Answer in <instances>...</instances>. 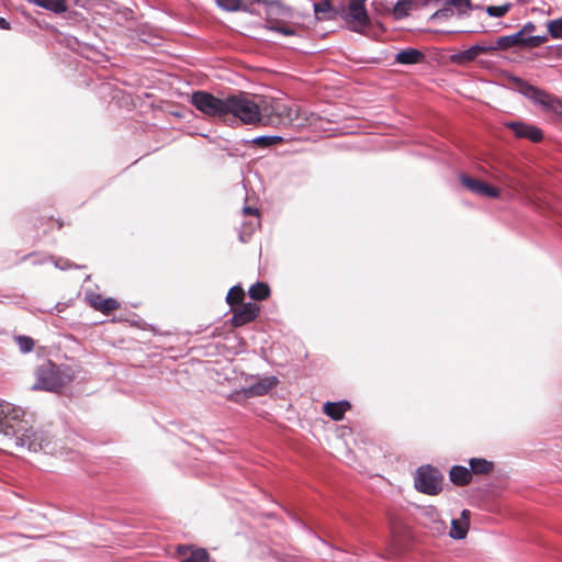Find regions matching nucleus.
<instances>
[{"label":"nucleus","mask_w":562,"mask_h":562,"mask_svg":"<svg viewBox=\"0 0 562 562\" xmlns=\"http://www.w3.org/2000/svg\"><path fill=\"white\" fill-rule=\"evenodd\" d=\"M35 376L36 382L33 389L47 392H58L72 379L68 368L56 366L52 361L40 366L35 371Z\"/></svg>","instance_id":"nucleus-2"},{"label":"nucleus","mask_w":562,"mask_h":562,"mask_svg":"<svg viewBox=\"0 0 562 562\" xmlns=\"http://www.w3.org/2000/svg\"><path fill=\"white\" fill-rule=\"evenodd\" d=\"M245 296V291L239 285H234L227 293L226 301L229 305L239 303Z\"/></svg>","instance_id":"nucleus-28"},{"label":"nucleus","mask_w":562,"mask_h":562,"mask_svg":"<svg viewBox=\"0 0 562 562\" xmlns=\"http://www.w3.org/2000/svg\"><path fill=\"white\" fill-rule=\"evenodd\" d=\"M261 2L266 3V21L267 27L271 26V24L284 22L286 19L291 16V11L288 7L281 4L279 1H267L262 0Z\"/></svg>","instance_id":"nucleus-10"},{"label":"nucleus","mask_w":562,"mask_h":562,"mask_svg":"<svg viewBox=\"0 0 562 562\" xmlns=\"http://www.w3.org/2000/svg\"><path fill=\"white\" fill-rule=\"evenodd\" d=\"M447 5L454 8L459 15H464L472 10L471 0H447Z\"/></svg>","instance_id":"nucleus-26"},{"label":"nucleus","mask_w":562,"mask_h":562,"mask_svg":"<svg viewBox=\"0 0 562 562\" xmlns=\"http://www.w3.org/2000/svg\"><path fill=\"white\" fill-rule=\"evenodd\" d=\"M349 408L350 403L348 401L326 402L323 412L333 420H341Z\"/></svg>","instance_id":"nucleus-17"},{"label":"nucleus","mask_w":562,"mask_h":562,"mask_svg":"<svg viewBox=\"0 0 562 562\" xmlns=\"http://www.w3.org/2000/svg\"><path fill=\"white\" fill-rule=\"evenodd\" d=\"M367 0H340L335 13L340 15L353 32H362L370 24L366 8Z\"/></svg>","instance_id":"nucleus-5"},{"label":"nucleus","mask_w":562,"mask_h":562,"mask_svg":"<svg viewBox=\"0 0 562 562\" xmlns=\"http://www.w3.org/2000/svg\"><path fill=\"white\" fill-rule=\"evenodd\" d=\"M548 35H532V36H527L526 38V47L527 48H536L540 45H542L543 43H546L548 41Z\"/></svg>","instance_id":"nucleus-33"},{"label":"nucleus","mask_w":562,"mask_h":562,"mask_svg":"<svg viewBox=\"0 0 562 562\" xmlns=\"http://www.w3.org/2000/svg\"><path fill=\"white\" fill-rule=\"evenodd\" d=\"M268 29L285 36L294 35L295 33L294 29L285 25L284 22L271 24Z\"/></svg>","instance_id":"nucleus-34"},{"label":"nucleus","mask_w":562,"mask_h":562,"mask_svg":"<svg viewBox=\"0 0 562 562\" xmlns=\"http://www.w3.org/2000/svg\"><path fill=\"white\" fill-rule=\"evenodd\" d=\"M248 293L252 300L261 301L269 296L270 289L267 283L257 282L249 288Z\"/></svg>","instance_id":"nucleus-23"},{"label":"nucleus","mask_w":562,"mask_h":562,"mask_svg":"<svg viewBox=\"0 0 562 562\" xmlns=\"http://www.w3.org/2000/svg\"><path fill=\"white\" fill-rule=\"evenodd\" d=\"M506 126L519 138H528L532 142H539L542 138L541 130L535 125L524 122H508Z\"/></svg>","instance_id":"nucleus-12"},{"label":"nucleus","mask_w":562,"mask_h":562,"mask_svg":"<svg viewBox=\"0 0 562 562\" xmlns=\"http://www.w3.org/2000/svg\"><path fill=\"white\" fill-rule=\"evenodd\" d=\"M547 26L552 38L562 40V19L551 20Z\"/></svg>","instance_id":"nucleus-29"},{"label":"nucleus","mask_w":562,"mask_h":562,"mask_svg":"<svg viewBox=\"0 0 562 562\" xmlns=\"http://www.w3.org/2000/svg\"><path fill=\"white\" fill-rule=\"evenodd\" d=\"M424 54L416 48H407L395 55V61L401 65H415L423 61Z\"/></svg>","instance_id":"nucleus-18"},{"label":"nucleus","mask_w":562,"mask_h":562,"mask_svg":"<svg viewBox=\"0 0 562 562\" xmlns=\"http://www.w3.org/2000/svg\"><path fill=\"white\" fill-rule=\"evenodd\" d=\"M258 104L245 93L227 97L226 122L239 121L243 124H259Z\"/></svg>","instance_id":"nucleus-4"},{"label":"nucleus","mask_w":562,"mask_h":562,"mask_svg":"<svg viewBox=\"0 0 562 562\" xmlns=\"http://www.w3.org/2000/svg\"><path fill=\"white\" fill-rule=\"evenodd\" d=\"M443 475L435 467L422 465L415 476L416 488L428 495H437L442 490Z\"/></svg>","instance_id":"nucleus-8"},{"label":"nucleus","mask_w":562,"mask_h":562,"mask_svg":"<svg viewBox=\"0 0 562 562\" xmlns=\"http://www.w3.org/2000/svg\"><path fill=\"white\" fill-rule=\"evenodd\" d=\"M217 5L228 12H235L241 9V0H216Z\"/></svg>","instance_id":"nucleus-31"},{"label":"nucleus","mask_w":562,"mask_h":562,"mask_svg":"<svg viewBox=\"0 0 562 562\" xmlns=\"http://www.w3.org/2000/svg\"><path fill=\"white\" fill-rule=\"evenodd\" d=\"M278 382L277 376H265L251 385L244 387L241 392L246 397L262 396L277 386Z\"/></svg>","instance_id":"nucleus-13"},{"label":"nucleus","mask_w":562,"mask_h":562,"mask_svg":"<svg viewBox=\"0 0 562 562\" xmlns=\"http://www.w3.org/2000/svg\"><path fill=\"white\" fill-rule=\"evenodd\" d=\"M331 10L335 12V7L331 5L329 0H322L314 3V12L318 19H322V14L328 13Z\"/></svg>","instance_id":"nucleus-30"},{"label":"nucleus","mask_w":562,"mask_h":562,"mask_svg":"<svg viewBox=\"0 0 562 562\" xmlns=\"http://www.w3.org/2000/svg\"><path fill=\"white\" fill-rule=\"evenodd\" d=\"M0 29L1 30H10V23L4 19L0 16Z\"/></svg>","instance_id":"nucleus-39"},{"label":"nucleus","mask_w":562,"mask_h":562,"mask_svg":"<svg viewBox=\"0 0 562 562\" xmlns=\"http://www.w3.org/2000/svg\"><path fill=\"white\" fill-rule=\"evenodd\" d=\"M519 31L524 37L532 36V33L536 31V24L532 22H527Z\"/></svg>","instance_id":"nucleus-36"},{"label":"nucleus","mask_w":562,"mask_h":562,"mask_svg":"<svg viewBox=\"0 0 562 562\" xmlns=\"http://www.w3.org/2000/svg\"><path fill=\"white\" fill-rule=\"evenodd\" d=\"M89 304L97 311L103 314H110L112 311L119 308L120 304L115 299L103 297L97 293L88 294Z\"/></svg>","instance_id":"nucleus-16"},{"label":"nucleus","mask_w":562,"mask_h":562,"mask_svg":"<svg viewBox=\"0 0 562 562\" xmlns=\"http://www.w3.org/2000/svg\"><path fill=\"white\" fill-rule=\"evenodd\" d=\"M243 212L246 214V215H257L258 214V210L257 209H254V207H250V206H245L243 209Z\"/></svg>","instance_id":"nucleus-37"},{"label":"nucleus","mask_w":562,"mask_h":562,"mask_svg":"<svg viewBox=\"0 0 562 562\" xmlns=\"http://www.w3.org/2000/svg\"><path fill=\"white\" fill-rule=\"evenodd\" d=\"M259 124L267 126H289L297 120V109L280 100L262 101L258 104Z\"/></svg>","instance_id":"nucleus-3"},{"label":"nucleus","mask_w":562,"mask_h":562,"mask_svg":"<svg viewBox=\"0 0 562 562\" xmlns=\"http://www.w3.org/2000/svg\"><path fill=\"white\" fill-rule=\"evenodd\" d=\"M179 551L186 554L189 549L180 548ZM182 562H209V553L204 549L190 550L189 554L182 558Z\"/></svg>","instance_id":"nucleus-22"},{"label":"nucleus","mask_w":562,"mask_h":562,"mask_svg":"<svg viewBox=\"0 0 562 562\" xmlns=\"http://www.w3.org/2000/svg\"><path fill=\"white\" fill-rule=\"evenodd\" d=\"M191 104L204 115L226 122L227 98L220 99L206 91H195Z\"/></svg>","instance_id":"nucleus-7"},{"label":"nucleus","mask_w":562,"mask_h":562,"mask_svg":"<svg viewBox=\"0 0 562 562\" xmlns=\"http://www.w3.org/2000/svg\"><path fill=\"white\" fill-rule=\"evenodd\" d=\"M510 3H504L501 5H488L484 10L492 18H502L510 10Z\"/></svg>","instance_id":"nucleus-27"},{"label":"nucleus","mask_w":562,"mask_h":562,"mask_svg":"<svg viewBox=\"0 0 562 562\" xmlns=\"http://www.w3.org/2000/svg\"><path fill=\"white\" fill-rule=\"evenodd\" d=\"M449 475L451 482L458 486H464L469 484L472 479L470 469L463 465H453Z\"/></svg>","instance_id":"nucleus-19"},{"label":"nucleus","mask_w":562,"mask_h":562,"mask_svg":"<svg viewBox=\"0 0 562 562\" xmlns=\"http://www.w3.org/2000/svg\"><path fill=\"white\" fill-rule=\"evenodd\" d=\"M461 183L471 192L490 196V198H497L499 192L496 188L488 186L487 183L480 181L477 179H473L467 175H462L460 177Z\"/></svg>","instance_id":"nucleus-11"},{"label":"nucleus","mask_w":562,"mask_h":562,"mask_svg":"<svg viewBox=\"0 0 562 562\" xmlns=\"http://www.w3.org/2000/svg\"><path fill=\"white\" fill-rule=\"evenodd\" d=\"M15 340L22 352H30L34 347V341L31 337L18 336Z\"/></svg>","instance_id":"nucleus-32"},{"label":"nucleus","mask_w":562,"mask_h":562,"mask_svg":"<svg viewBox=\"0 0 562 562\" xmlns=\"http://www.w3.org/2000/svg\"><path fill=\"white\" fill-rule=\"evenodd\" d=\"M412 9V2L409 0H397L393 8V14L396 20H401L408 15Z\"/></svg>","instance_id":"nucleus-25"},{"label":"nucleus","mask_w":562,"mask_h":562,"mask_svg":"<svg viewBox=\"0 0 562 562\" xmlns=\"http://www.w3.org/2000/svg\"><path fill=\"white\" fill-rule=\"evenodd\" d=\"M470 515H471V513H470V510H469V509H463V510L461 512V518H460L459 520H461V521H468V522H469Z\"/></svg>","instance_id":"nucleus-38"},{"label":"nucleus","mask_w":562,"mask_h":562,"mask_svg":"<svg viewBox=\"0 0 562 562\" xmlns=\"http://www.w3.org/2000/svg\"><path fill=\"white\" fill-rule=\"evenodd\" d=\"M55 267H56V268H60V269H65V267H60V266L58 265V262H55Z\"/></svg>","instance_id":"nucleus-40"},{"label":"nucleus","mask_w":562,"mask_h":562,"mask_svg":"<svg viewBox=\"0 0 562 562\" xmlns=\"http://www.w3.org/2000/svg\"><path fill=\"white\" fill-rule=\"evenodd\" d=\"M470 524L458 519L451 520V529L449 536L456 540H462L467 537Z\"/></svg>","instance_id":"nucleus-21"},{"label":"nucleus","mask_w":562,"mask_h":562,"mask_svg":"<svg viewBox=\"0 0 562 562\" xmlns=\"http://www.w3.org/2000/svg\"><path fill=\"white\" fill-rule=\"evenodd\" d=\"M10 409L3 425L1 426L0 434L12 440L15 447L26 448L29 451L37 452L44 451L50 453V440L47 434L42 430H34L29 426L27 420L24 419L25 412L23 408L12 405L7 406Z\"/></svg>","instance_id":"nucleus-1"},{"label":"nucleus","mask_w":562,"mask_h":562,"mask_svg":"<svg viewBox=\"0 0 562 562\" xmlns=\"http://www.w3.org/2000/svg\"><path fill=\"white\" fill-rule=\"evenodd\" d=\"M493 42H479L475 45L469 47L468 49L456 53L451 56V60L459 65H464L470 61H473L481 54H486L494 52Z\"/></svg>","instance_id":"nucleus-9"},{"label":"nucleus","mask_w":562,"mask_h":562,"mask_svg":"<svg viewBox=\"0 0 562 562\" xmlns=\"http://www.w3.org/2000/svg\"><path fill=\"white\" fill-rule=\"evenodd\" d=\"M283 138L279 135H261L249 140L252 144L259 145L261 147H271L281 143Z\"/></svg>","instance_id":"nucleus-24"},{"label":"nucleus","mask_w":562,"mask_h":562,"mask_svg":"<svg viewBox=\"0 0 562 562\" xmlns=\"http://www.w3.org/2000/svg\"><path fill=\"white\" fill-rule=\"evenodd\" d=\"M259 315V307L255 303L243 304L236 310L231 319L232 325L235 327L243 326L252 322Z\"/></svg>","instance_id":"nucleus-14"},{"label":"nucleus","mask_w":562,"mask_h":562,"mask_svg":"<svg viewBox=\"0 0 562 562\" xmlns=\"http://www.w3.org/2000/svg\"><path fill=\"white\" fill-rule=\"evenodd\" d=\"M471 474H490L494 470V463L484 458H471L469 460Z\"/></svg>","instance_id":"nucleus-20"},{"label":"nucleus","mask_w":562,"mask_h":562,"mask_svg":"<svg viewBox=\"0 0 562 562\" xmlns=\"http://www.w3.org/2000/svg\"><path fill=\"white\" fill-rule=\"evenodd\" d=\"M453 14V9L451 5H447V2L445 3V7L437 10L432 15V20H441V19H448Z\"/></svg>","instance_id":"nucleus-35"},{"label":"nucleus","mask_w":562,"mask_h":562,"mask_svg":"<svg viewBox=\"0 0 562 562\" xmlns=\"http://www.w3.org/2000/svg\"><path fill=\"white\" fill-rule=\"evenodd\" d=\"M516 82L521 94L541 106L543 111L562 117V101L558 97L547 93L522 79H516Z\"/></svg>","instance_id":"nucleus-6"},{"label":"nucleus","mask_w":562,"mask_h":562,"mask_svg":"<svg viewBox=\"0 0 562 562\" xmlns=\"http://www.w3.org/2000/svg\"><path fill=\"white\" fill-rule=\"evenodd\" d=\"M526 38L527 37H524L522 34L520 33V31H518L510 35L501 36L497 40L492 41V42H493L495 50H498V49L506 50L510 47L527 48L526 47Z\"/></svg>","instance_id":"nucleus-15"}]
</instances>
